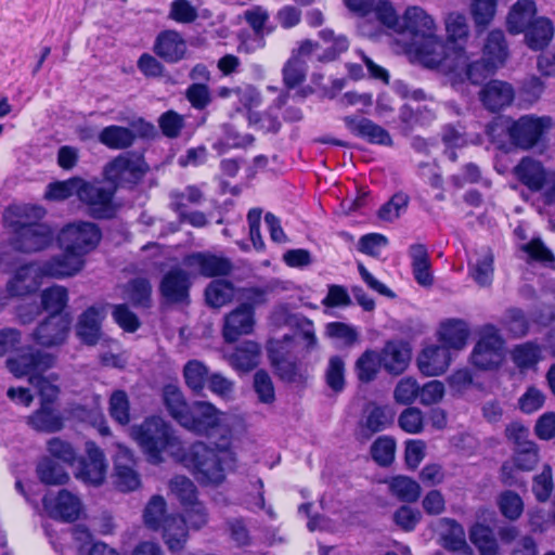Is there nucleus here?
<instances>
[{
    "label": "nucleus",
    "instance_id": "nucleus-1",
    "mask_svg": "<svg viewBox=\"0 0 555 555\" xmlns=\"http://www.w3.org/2000/svg\"><path fill=\"white\" fill-rule=\"evenodd\" d=\"M231 440H217L215 447L198 441L184 454L183 462L202 485L218 486L225 479V469L234 462Z\"/></svg>",
    "mask_w": 555,
    "mask_h": 555
},
{
    "label": "nucleus",
    "instance_id": "nucleus-2",
    "mask_svg": "<svg viewBox=\"0 0 555 555\" xmlns=\"http://www.w3.org/2000/svg\"><path fill=\"white\" fill-rule=\"evenodd\" d=\"M54 363L55 358L52 354L29 349L28 352L9 358L7 367L17 378L28 376V382L37 389L41 403L51 405L60 395V387L56 385L57 376L55 374L43 376L42 373Z\"/></svg>",
    "mask_w": 555,
    "mask_h": 555
},
{
    "label": "nucleus",
    "instance_id": "nucleus-3",
    "mask_svg": "<svg viewBox=\"0 0 555 555\" xmlns=\"http://www.w3.org/2000/svg\"><path fill=\"white\" fill-rule=\"evenodd\" d=\"M180 426L209 439H232L233 435V417L208 401L192 402Z\"/></svg>",
    "mask_w": 555,
    "mask_h": 555
},
{
    "label": "nucleus",
    "instance_id": "nucleus-4",
    "mask_svg": "<svg viewBox=\"0 0 555 555\" xmlns=\"http://www.w3.org/2000/svg\"><path fill=\"white\" fill-rule=\"evenodd\" d=\"M16 215L20 217L15 221L16 230L12 241L15 249L22 253H37L48 248L53 242V232L44 223L30 221V219H41L44 216V209L38 206L16 207Z\"/></svg>",
    "mask_w": 555,
    "mask_h": 555
},
{
    "label": "nucleus",
    "instance_id": "nucleus-5",
    "mask_svg": "<svg viewBox=\"0 0 555 555\" xmlns=\"http://www.w3.org/2000/svg\"><path fill=\"white\" fill-rule=\"evenodd\" d=\"M130 436L154 461H158L162 452L176 440L170 425L158 416L147 417L140 425L132 426Z\"/></svg>",
    "mask_w": 555,
    "mask_h": 555
},
{
    "label": "nucleus",
    "instance_id": "nucleus-6",
    "mask_svg": "<svg viewBox=\"0 0 555 555\" xmlns=\"http://www.w3.org/2000/svg\"><path fill=\"white\" fill-rule=\"evenodd\" d=\"M478 340L472 352V363L480 370L496 369L504 359L505 340L493 324H485L478 331Z\"/></svg>",
    "mask_w": 555,
    "mask_h": 555
},
{
    "label": "nucleus",
    "instance_id": "nucleus-7",
    "mask_svg": "<svg viewBox=\"0 0 555 555\" xmlns=\"http://www.w3.org/2000/svg\"><path fill=\"white\" fill-rule=\"evenodd\" d=\"M57 241L63 250H69L85 259L100 243L101 231L93 222L78 221L65 225L59 233Z\"/></svg>",
    "mask_w": 555,
    "mask_h": 555
},
{
    "label": "nucleus",
    "instance_id": "nucleus-8",
    "mask_svg": "<svg viewBox=\"0 0 555 555\" xmlns=\"http://www.w3.org/2000/svg\"><path fill=\"white\" fill-rule=\"evenodd\" d=\"M552 127L553 119L550 116L528 114L513 120L507 128V133L515 146L530 150Z\"/></svg>",
    "mask_w": 555,
    "mask_h": 555
},
{
    "label": "nucleus",
    "instance_id": "nucleus-9",
    "mask_svg": "<svg viewBox=\"0 0 555 555\" xmlns=\"http://www.w3.org/2000/svg\"><path fill=\"white\" fill-rule=\"evenodd\" d=\"M149 171V166L141 154L127 152L109 162L104 173L116 186L137 184Z\"/></svg>",
    "mask_w": 555,
    "mask_h": 555
},
{
    "label": "nucleus",
    "instance_id": "nucleus-10",
    "mask_svg": "<svg viewBox=\"0 0 555 555\" xmlns=\"http://www.w3.org/2000/svg\"><path fill=\"white\" fill-rule=\"evenodd\" d=\"M43 278L39 262L25 263L18 267L7 282V296L20 298L35 294L40 288Z\"/></svg>",
    "mask_w": 555,
    "mask_h": 555
},
{
    "label": "nucleus",
    "instance_id": "nucleus-11",
    "mask_svg": "<svg viewBox=\"0 0 555 555\" xmlns=\"http://www.w3.org/2000/svg\"><path fill=\"white\" fill-rule=\"evenodd\" d=\"M114 188H105L101 183H91L82 180L79 199L94 218H109L114 214Z\"/></svg>",
    "mask_w": 555,
    "mask_h": 555
},
{
    "label": "nucleus",
    "instance_id": "nucleus-12",
    "mask_svg": "<svg viewBox=\"0 0 555 555\" xmlns=\"http://www.w3.org/2000/svg\"><path fill=\"white\" fill-rule=\"evenodd\" d=\"M404 51L426 67L440 66L448 57L446 43L437 33L420 41H405Z\"/></svg>",
    "mask_w": 555,
    "mask_h": 555
},
{
    "label": "nucleus",
    "instance_id": "nucleus-13",
    "mask_svg": "<svg viewBox=\"0 0 555 555\" xmlns=\"http://www.w3.org/2000/svg\"><path fill=\"white\" fill-rule=\"evenodd\" d=\"M435 20L420 7H409L402 16L400 36H406L408 41H420L437 33Z\"/></svg>",
    "mask_w": 555,
    "mask_h": 555
},
{
    "label": "nucleus",
    "instance_id": "nucleus-14",
    "mask_svg": "<svg viewBox=\"0 0 555 555\" xmlns=\"http://www.w3.org/2000/svg\"><path fill=\"white\" fill-rule=\"evenodd\" d=\"M114 483L122 492L137 490L140 485V476L134 469V459L131 450L124 444H116Z\"/></svg>",
    "mask_w": 555,
    "mask_h": 555
},
{
    "label": "nucleus",
    "instance_id": "nucleus-15",
    "mask_svg": "<svg viewBox=\"0 0 555 555\" xmlns=\"http://www.w3.org/2000/svg\"><path fill=\"white\" fill-rule=\"evenodd\" d=\"M47 513L55 519L74 521L78 519L82 504L80 499L68 490H61L57 494H46L42 500Z\"/></svg>",
    "mask_w": 555,
    "mask_h": 555
},
{
    "label": "nucleus",
    "instance_id": "nucleus-16",
    "mask_svg": "<svg viewBox=\"0 0 555 555\" xmlns=\"http://www.w3.org/2000/svg\"><path fill=\"white\" fill-rule=\"evenodd\" d=\"M86 453L87 457L80 462L76 477L83 482L100 486L107 470L105 455L93 441L86 442Z\"/></svg>",
    "mask_w": 555,
    "mask_h": 555
},
{
    "label": "nucleus",
    "instance_id": "nucleus-17",
    "mask_svg": "<svg viewBox=\"0 0 555 555\" xmlns=\"http://www.w3.org/2000/svg\"><path fill=\"white\" fill-rule=\"evenodd\" d=\"M69 323L65 315L52 313L36 327L33 338L42 347L60 346L66 340Z\"/></svg>",
    "mask_w": 555,
    "mask_h": 555
},
{
    "label": "nucleus",
    "instance_id": "nucleus-18",
    "mask_svg": "<svg viewBox=\"0 0 555 555\" xmlns=\"http://www.w3.org/2000/svg\"><path fill=\"white\" fill-rule=\"evenodd\" d=\"M190 287V274L185 270L176 267L165 273L160 281L159 291L166 301L183 304L189 301Z\"/></svg>",
    "mask_w": 555,
    "mask_h": 555
},
{
    "label": "nucleus",
    "instance_id": "nucleus-19",
    "mask_svg": "<svg viewBox=\"0 0 555 555\" xmlns=\"http://www.w3.org/2000/svg\"><path fill=\"white\" fill-rule=\"evenodd\" d=\"M450 362L448 348L437 344L424 346L416 358L417 369L425 376L442 375L448 370Z\"/></svg>",
    "mask_w": 555,
    "mask_h": 555
},
{
    "label": "nucleus",
    "instance_id": "nucleus-20",
    "mask_svg": "<svg viewBox=\"0 0 555 555\" xmlns=\"http://www.w3.org/2000/svg\"><path fill=\"white\" fill-rule=\"evenodd\" d=\"M44 278L66 279L76 275L85 267V259L80 256L63 250V254L39 262Z\"/></svg>",
    "mask_w": 555,
    "mask_h": 555
},
{
    "label": "nucleus",
    "instance_id": "nucleus-21",
    "mask_svg": "<svg viewBox=\"0 0 555 555\" xmlns=\"http://www.w3.org/2000/svg\"><path fill=\"white\" fill-rule=\"evenodd\" d=\"M186 41L177 30L160 31L154 42L153 51L168 63H177L185 56Z\"/></svg>",
    "mask_w": 555,
    "mask_h": 555
},
{
    "label": "nucleus",
    "instance_id": "nucleus-22",
    "mask_svg": "<svg viewBox=\"0 0 555 555\" xmlns=\"http://www.w3.org/2000/svg\"><path fill=\"white\" fill-rule=\"evenodd\" d=\"M395 420V411L388 404H377L376 402H369L364 409L360 422L365 436L369 438L373 434L379 433L392 425Z\"/></svg>",
    "mask_w": 555,
    "mask_h": 555
},
{
    "label": "nucleus",
    "instance_id": "nucleus-23",
    "mask_svg": "<svg viewBox=\"0 0 555 555\" xmlns=\"http://www.w3.org/2000/svg\"><path fill=\"white\" fill-rule=\"evenodd\" d=\"M184 263L196 269L202 275L207 278L228 275L233 269L228 258L205 253L188 256Z\"/></svg>",
    "mask_w": 555,
    "mask_h": 555
},
{
    "label": "nucleus",
    "instance_id": "nucleus-24",
    "mask_svg": "<svg viewBox=\"0 0 555 555\" xmlns=\"http://www.w3.org/2000/svg\"><path fill=\"white\" fill-rule=\"evenodd\" d=\"M255 312L245 309V306H238L231 311L224 320L223 337L228 343H234L242 335H248L253 332L255 325Z\"/></svg>",
    "mask_w": 555,
    "mask_h": 555
},
{
    "label": "nucleus",
    "instance_id": "nucleus-25",
    "mask_svg": "<svg viewBox=\"0 0 555 555\" xmlns=\"http://www.w3.org/2000/svg\"><path fill=\"white\" fill-rule=\"evenodd\" d=\"M514 95L512 86L501 80H491L479 93L483 106L491 112H499L511 105Z\"/></svg>",
    "mask_w": 555,
    "mask_h": 555
},
{
    "label": "nucleus",
    "instance_id": "nucleus-26",
    "mask_svg": "<svg viewBox=\"0 0 555 555\" xmlns=\"http://www.w3.org/2000/svg\"><path fill=\"white\" fill-rule=\"evenodd\" d=\"M411 360V349L400 341H388L380 354V365L390 374L399 375L405 371Z\"/></svg>",
    "mask_w": 555,
    "mask_h": 555
},
{
    "label": "nucleus",
    "instance_id": "nucleus-27",
    "mask_svg": "<svg viewBox=\"0 0 555 555\" xmlns=\"http://www.w3.org/2000/svg\"><path fill=\"white\" fill-rule=\"evenodd\" d=\"M517 179L533 192L542 191L550 171H546L539 160L524 157L514 168Z\"/></svg>",
    "mask_w": 555,
    "mask_h": 555
},
{
    "label": "nucleus",
    "instance_id": "nucleus-28",
    "mask_svg": "<svg viewBox=\"0 0 555 555\" xmlns=\"http://www.w3.org/2000/svg\"><path fill=\"white\" fill-rule=\"evenodd\" d=\"M26 424L37 433L53 434L63 429L64 420L52 405L41 403L39 409L27 416Z\"/></svg>",
    "mask_w": 555,
    "mask_h": 555
},
{
    "label": "nucleus",
    "instance_id": "nucleus-29",
    "mask_svg": "<svg viewBox=\"0 0 555 555\" xmlns=\"http://www.w3.org/2000/svg\"><path fill=\"white\" fill-rule=\"evenodd\" d=\"M537 17V7L533 0H517L506 16L507 30L513 35L521 34Z\"/></svg>",
    "mask_w": 555,
    "mask_h": 555
},
{
    "label": "nucleus",
    "instance_id": "nucleus-30",
    "mask_svg": "<svg viewBox=\"0 0 555 555\" xmlns=\"http://www.w3.org/2000/svg\"><path fill=\"white\" fill-rule=\"evenodd\" d=\"M104 315L96 307H90L78 319L77 336L87 345H95L101 337V323Z\"/></svg>",
    "mask_w": 555,
    "mask_h": 555
},
{
    "label": "nucleus",
    "instance_id": "nucleus-31",
    "mask_svg": "<svg viewBox=\"0 0 555 555\" xmlns=\"http://www.w3.org/2000/svg\"><path fill=\"white\" fill-rule=\"evenodd\" d=\"M486 59L483 61H470L463 49L456 51V60L453 69L460 75H464L472 83H479L487 77V74L493 70Z\"/></svg>",
    "mask_w": 555,
    "mask_h": 555
},
{
    "label": "nucleus",
    "instance_id": "nucleus-32",
    "mask_svg": "<svg viewBox=\"0 0 555 555\" xmlns=\"http://www.w3.org/2000/svg\"><path fill=\"white\" fill-rule=\"evenodd\" d=\"M271 364L274 367L275 374L285 383L302 384L307 379V372L296 361H292L279 351L272 350L270 352Z\"/></svg>",
    "mask_w": 555,
    "mask_h": 555
},
{
    "label": "nucleus",
    "instance_id": "nucleus-33",
    "mask_svg": "<svg viewBox=\"0 0 555 555\" xmlns=\"http://www.w3.org/2000/svg\"><path fill=\"white\" fill-rule=\"evenodd\" d=\"M525 42L531 50H541L546 47L554 35L553 23L544 16H538L522 33Z\"/></svg>",
    "mask_w": 555,
    "mask_h": 555
},
{
    "label": "nucleus",
    "instance_id": "nucleus-34",
    "mask_svg": "<svg viewBox=\"0 0 555 555\" xmlns=\"http://www.w3.org/2000/svg\"><path fill=\"white\" fill-rule=\"evenodd\" d=\"M185 522L186 520L178 515H172L165 521L163 537L172 553L182 551L188 541L189 533Z\"/></svg>",
    "mask_w": 555,
    "mask_h": 555
},
{
    "label": "nucleus",
    "instance_id": "nucleus-35",
    "mask_svg": "<svg viewBox=\"0 0 555 555\" xmlns=\"http://www.w3.org/2000/svg\"><path fill=\"white\" fill-rule=\"evenodd\" d=\"M483 55L491 67L496 68L504 64L507 59L508 51L505 36L502 30L494 29L489 33L483 48Z\"/></svg>",
    "mask_w": 555,
    "mask_h": 555
},
{
    "label": "nucleus",
    "instance_id": "nucleus-36",
    "mask_svg": "<svg viewBox=\"0 0 555 555\" xmlns=\"http://www.w3.org/2000/svg\"><path fill=\"white\" fill-rule=\"evenodd\" d=\"M469 335L467 324L457 319L448 320L443 322L439 330V338L448 347L454 349H462L466 345Z\"/></svg>",
    "mask_w": 555,
    "mask_h": 555
},
{
    "label": "nucleus",
    "instance_id": "nucleus-37",
    "mask_svg": "<svg viewBox=\"0 0 555 555\" xmlns=\"http://www.w3.org/2000/svg\"><path fill=\"white\" fill-rule=\"evenodd\" d=\"M163 400L170 416L181 425L191 409V404L186 402L181 389L176 385L165 386Z\"/></svg>",
    "mask_w": 555,
    "mask_h": 555
},
{
    "label": "nucleus",
    "instance_id": "nucleus-38",
    "mask_svg": "<svg viewBox=\"0 0 555 555\" xmlns=\"http://www.w3.org/2000/svg\"><path fill=\"white\" fill-rule=\"evenodd\" d=\"M260 346L251 340L241 344L231 354V364L240 371L248 372L258 365Z\"/></svg>",
    "mask_w": 555,
    "mask_h": 555
},
{
    "label": "nucleus",
    "instance_id": "nucleus-39",
    "mask_svg": "<svg viewBox=\"0 0 555 555\" xmlns=\"http://www.w3.org/2000/svg\"><path fill=\"white\" fill-rule=\"evenodd\" d=\"M443 521L449 525V531L442 535V546L459 555H473V551L465 540L463 527L454 519L444 518Z\"/></svg>",
    "mask_w": 555,
    "mask_h": 555
},
{
    "label": "nucleus",
    "instance_id": "nucleus-40",
    "mask_svg": "<svg viewBox=\"0 0 555 555\" xmlns=\"http://www.w3.org/2000/svg\"><path fill=\"white\" fill-rule=\"evenodd\" d=\"M135 134L132 130L120 126L105 127L99 134V141L109 149L124 150L131 146Z\"/></svg>",
    "mask_w": 555,
    "mask_h": 555
},
{
    "label": "nucleus",
    "instance_id": "nucleus-41",
    "mask_svg": "<svg viewBox=\"0 0 555 555\" xmlns=\"http://www.w3.org/2000/svg\"><path fill=\"white\" fill-rule=\"evenodd\" d=\"M206 301L214 308H220L229 304L233 298L237 299V289L225 280L212 281L205 292Z\"/></svg>",
    "mask_w": 555,
    "mask_h": 555
},
{
    "label": "nucleus",
    "instance_id": "nucleus-42",
    "mask_svg": "<svg viewBox=\"0 0 555 555\" xmlns=\"http://www.w3.org/2000/svg\"><path fill=\"white\" fill-rule=\"evenodd\" d=\"M494 256L490 249H483L476 263L469 267V274L480 287H489L493 281Z\"/></svg>",
    "mask_w": 555,
    "mask_h": 555
},
{
    "label": "nucleus",
    "instance_id": "nucleus-43",
    "mask_svg": "<svg viewBox=\"0 0 555 555\" xmlns=\"http://www.w3.org/2000/svg\"><path fill=\"white\" fill-rule=\"evenodd\" d=\"M167 503L162 495H153L143 511V520L146 527L153 530L163 528L165 521L170 518L167 515Z\"/></svg>",
    "mask_w": 555,
    "mask_h": 555
},
{
    "label": "nucleus",
    "instance_id": "nucleus-44",
    "mask_svg": "<svg viewBox=\"0 0 555 555\" xmlns=\"http://www.w3.org/2000/svg\"><path fill=\"white\" fill-rule=\"evenodd\" d=\"M389 491L398 500L406 503L417 501L421 495L418 482L406 476H396L388 481Z\"/></svg>",
    "mask_w": 555,
    "mask_h": 555
},
{
    "label": "nucleus",
    "instance_id": "nucleus-45",
    "mask_svg": "<svg viewBox=\"0 0 555 555\" xmlns=\"http://www.w3.org/2000/svg\"><path fill=\"white\" fill-rule=\"evenodd\" d=\"M512 359L519 369H529L542 359V348L533 341L515 346Z\"/></svg>",
    "mask_w": 555,
    "mask_h": 555
},
{
    "label": "nucleus",
    "instance_id": "nucleus-46",
    "mask_svg": "<svg viewBox=\"0 0 555 555\" xmlns=\"http://www.w3.org/2000/svg\"><path fill=\"white\" fill-rule=\"evenodd\" d=\"M472 543L479 550L480 555H496L498 543L492 530L483 525H475L469 532Z\"/></svg>",
    "mask_w": 555,
    "mask_h": 555
},
{
    "label": "nucleus",
    "instance_id": "nucleus-47",
    "mask_svg": "<svg viewBox=\"0 0 555 555\" xmlns=\"http://www.w3.org/2000/svg\"><path fill=\"white\" fill-rule=\"evenodd\" d=\"M520 250L527 255V262H539L545 267H555V256L541 238H532L530 242L522 244Z\"/></svg>",
    "mask_w": 555,
    "mask_h": 555
},
{
    "label": "nucleus",
    "instance_id": "nucleus-48",
    "mask_svg": "<svg viewBox=\"0 0 555 555\" xmlns=\"http://www.w3.org/2000/svg\"><path fill=\"white\" fill-rule=\"evenodd\" d=\"M308 66L305 60L291 56L283 66V83L287 89L300 86L307 76Z\"/></svg>",
    "mask_w": 555,
    "mask_h": 555
},
{
    "label": "nucleus",
    "instance_id": "nucleus-49",
    "mask_svg": "<svg viewBox=\"0 0 555 555\" xmlns=\"http://www.w3.org/2000/svg\"><path fill=\"white\" fill-rule=\"evenodd\" d=\"M499 0H472L470 15L477 28L485 29L493 21Z\"/></svg>",
    "mask_w": 555,
    "mask_h": 555
},
{
    "label": "nucleus",
    "instance_id": "nucleus-50",
    "mask_svg": "<svg viewBox=\"0 0 555 555\" xmlns=\"http://www.w3.org/2000/svg\"><path fill=\"white\" fill-rule=\"evenodd\" d=\"M68 302L67 288L61 285H53L42 291L41 305L42 308L52 313L62 314L63 309Z\"/></svg>",
    "mask_w": 555,
    "mask_h": 555
},
{
    "label": "nucleus",
    "instance_id": "nucleus-51",
    "mask_svg": "<svg viewBox=\"0 0 555 555\" xmlns=\"http://www.w3.org/2000/svg\"><path fill=\"white\" fill-rule=\"evenodd\" d=\"M271 292L272 287L269 285L261 287H242L237 289V300L241 301L240 306H245V309H249L254 312L256 307L268 302Z\"/></svg>",
    "mask_w": 555,
    "mask_h": 555
},
{
    "label": "nucleus",
    "instance_id": "nucleus-52",
    "mask_svg": "<svg viewBox=\"0 0 555 555\" xmlns=\"http://www.w3.org/2000/svg\"><path fill=\"white\" fill-rule=\"evenodd\" d=\"M183 375L188 387L198 393L204 389L208 379V369L198 360H190L184 365Z\"/></svg>",
    "mask_w": 555,
    "mask_h": 555
},
{
    "label": "nucleus",
    "instance_id": "nucleus-53",
    "mask_svg": "<svg viewBox=\"0 0 555 555\" xmlns=\"http://www.w3.org/2000/svg\"><path fill=\"white\" fill-rule=\"evenodd\" d=\"M126 298L135 307H150L152 286L146 279H134L126 286Z\"/></svg>",
    "mask_w": 555,
    "mask_h": 555
},
{
    "label": "nucleus",
    "instance_id": "nucleus-54",
    "mask_svg": "<svg viewBox=\"0 0 555 555\" xmlns=\"http://www.w3.org/2000/svg\"><path fill=\"white\" fill-rule=\"evenodd\" d=\"M82 179L72 178L66 181L50 183L47 186L44 197L50 201H64L73 195L79 198Z\"/></svg>",
    "mask_w": 555,
    "mask_h": 555
},
{
    "label": "nucleus",
    "instance_id": "nucleus-55",
    "mask_svg": "<svg viewBox=\"0 0 555 555\" xmlns=\"http://www.w3.org/2000/svg\"><path fill=\"white\" fill-rule=\"evenodd\" d=\"M243 17L246 23L250 26L254 34L260 39L263 38L264 35H268L272 31V28L267 27V23L270 18L269 11L261 5H254L244 11Z\"/></svg>",
    "mask_w": 555,
    "mask_h": 555
},
{
    "label": "nucleus",
    "instance_id": "nucleus-56",
    "mask_svg": "<svg viewBox=\"0 0 555 555\" xmlns=\"http://www.w3.org/2000/svg\"><path fill=\"white\" fill-rule=\"evenodd\" d=\"M37 474L39 479L46 485H64L69 479L64 468L51 459H43L38 464Z\"/></svg>",
    "mask_w": 555,
    "mask_h": 555
},
{
    "label": "nucleus",
    "instance_id": "nucleus-57",
    "mask_svg": "<svg viewBox=\"0 0 555 555\" xmlns=\"http://www.w3.org/2000/svg\"><path fill=\"white\" fill-rule=\"evenodd\" d=\"M109 415L118 424L126 426L130 423V402L124 390H115L109 398Z\"/></svg>",
    "mask_w": 555,
    "mask_h": 555
},
{
    "label": "nucleus",
    "instance_id": "nucleus-58",
    "mask_svg": "<svg viewBox=\"0 0 555 555\" xmlns=\"http://www.w3.org/2000/svg\"><path fill=\"white\" fill-rule=\"evenodd\" d=\"M319 36L325 43H331V47L326 48L324 54L319 57V60L322 62L335 60L349 47L347 37L343 35H335L334 30L332 29L325 28L319 33Z\"/></svg>",
    "mask_w": 555,
    "mask_h": 555
},
{
    "label": "nucleus",
    "instance_id": "nucleus-59",
    "mask_svg": "<svg viewBox=\"0 0 555 555\" xmlns=\"http://www.w3.org/2000/svg\"><path fill=\"white\" fill-rule=\"evenodd\" d=\"M379 366V354L373 350H366L356 362L357 376L361 382L370 383L376 377Z\"/></svg>",
    "mask_w": 555,
    "mask_h": 555
},
{
    "label": "nucleus",
    "instance_id": "nucleus-60",
    "mask_svg": "<svg viewBox=\"0 0 555 555\" xmlns=\"http://www.w3.org/2000/svg\"><path fill=\"white\" fill-rule=\"evenodd\" d=\"M325 335L339 340L345 347H351L359 340V333L354 326L337 321L326 324Z\"/></svg>",
    "mask_w": 555,
    "mask_h": 555
},
{
    "label": "nucleus",
    "instance_id": "nucleus-61",
    "mask_svg": "<svg viewBox=\"0 0 555 555\" xmlns=\"http://www.w3.org/2000/svg\"><path fill=\"white\" fill-rule=\"evenodd\" d=\"M371 11H373L375 17L386 26L387 28L393 30L398 34L401 30V22L400 18L391 4V2L387 0H378L374 2Z\"/></svg>",
    "mask_w": 555,
    "mask_h": 555
},
{
    "label": "nucleus",
    "instance_id": "nucleus-62",
    "mask_svg": "<svg viewBox=\"0 0 555 555\" xmlns=\"http://www.w3.org/2000/svg\"><path fill=\"white\" fill-rule=\"evenodd\" d=\"M501 324L516 338L525 336L529 331V322L524 311L518 308L507 309Z\"/></svg>",
    "mask_w": 555,
    "mask_h": 555
},
{
    "label": "nucleus",
    "instance_id": "nucleus-63",
    "mask_svg": "<svg viewBox=\"0 0 555 555\" xmlns=\"http://www.w3.org/2000/svg\"><path fill=\"white\" fill-rule=\"evenodd\" d=\"M448 39L452 42L464 41L469 36V25L464 14L452 12L444 21Z\"/></svg>",
    "mask_w": 555,
    "mask_h": 555
},
{
    "label": "nucleus",
    "instance_id": "nucleus-64",
    "mask_svg": "<svg viewBox=\"0 0 555 555\" xmlns=\"http://www.w3.org/2000/svg\"><path fill=\"white\" fill-rule=\"evenodd\" d=\"M539 462V451L534 442H524L515 448L513 463L520 470H532Z\"/></svg>",
    "mask_w": 555,
    "mask_h": 555
}]
</instances>
